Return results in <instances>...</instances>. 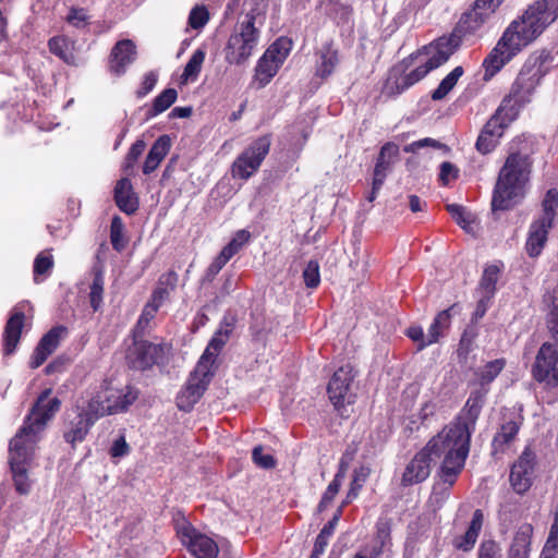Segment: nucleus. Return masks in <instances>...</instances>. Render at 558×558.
<instances>
[{
	"instance_id": "1",
	"label": "nucleus",
	"mask_w": 558,
	"mask_h": 558,
	"mask_svg": "<svg viewBox=\"0 0 558 558\" xmlns=\"http://www.w3.org/2000/svg\"><path fill=\"white\" fill-rule=\"evenodd\" d=\"M468 454L469 432L465 425H448L409 462L402 476V484L409 486L425 481L430 474L434 457L444 456L440 478L452 486L464 466Z\"/></svg>"
},
{
	"instance_id": "2",
	"label": "nucleus",
	"mask_w": 558,
	"mask_h": 558,
	"mask_svg": "<svg viewBox=\"0 0 558 558\" xmlns=\"http://www.w3.org/2000/svg\"><path fill=\"white\" fill-rule=\"evenodd\" d=\"M51 389L44 390L32 407L23 425L10 440L9 464L15 489L20 494L31 490L32 482L28 471L34 465L36 449L49 421L60 410L61 401L49 398Z\"/></svg>"
},
{
	"instance_id": "3",
	"label": "nucleus",
	"mask_w": 558,
	"mask_h": 558,
	"mask_svg": "<svg viewBox=\"0 0 558 558\" xmlns=\"http://www.w3.org/2000/svg\"><path fill=\"white\" fill-rule=\"evenodd\" d=\"M532 159L527 153L511 151L502 168L494 189L492 209L506 210L511 208L524 194L532 170Z\"/></svg>"
},
{
	"instance_id": "4",
	"label": "nucleus",
	"mask_w": 558,
	"mask_h": 558,
	"mask_svg": "<svg viewBox=\"0 0 558 558\" xmlns=\"http://www.w3.org/2000/svg\"><path fill=\"white\" fill-rule=\"evenodd\" d=\"M554 19L548 12V2L537 1L525 11L520 21L510 24L502 38L511 49L519 51L535 39Z\"/></svg>"
},
{
	"instance_id": "5",
	"label": "nucleus",
	"mask_w": 558,
	"mask_h": 558,
	"mask_svg": "<svg viewBox=\"0 0 558 558\" xmlns=\"http://www.w3.org/2000/svg\"><path fill=\"white\" fill-rule=\"evenodd\" d=\"M460 44L457 35L440 37L430 46L429 58L410 73L396 80L397 92L401 93L424 78L432 70L446 63Z\"/></svg>"
},
{
	"instance_id": "6",
	"label": "nucleus",
	"mask_w": 558,
	"mask_h": 558,
	"mask_svg": "<svg viewBox=\"0 0 558 558\" xmlns=\"http://www.w3.org/2000/svg\"><path fill=\"white\" fill-rule=\"evenodd\" d=\"M255 20L253 12L247 13L246 20L230 35L225 47V59L229 64H243L253 54L259 40V29L255 27Z\"/></svg>"
},
{
	"instance_id": "7",
	"label": "nucleus",
	"mask_w": 558,
	"mask_h": 558,
	"mask_svg": "<svg viewBox=\"0 0 558 558\" xmlns=\"http://www.w3.org/2000/svg\"><path fill=\"white\" fill-rule=\"evenodd\" d=\"M542 207V216L530 225L527 232L525 250L530 257H537L542 253L548 239V232L553 228L558 207V191L556 189L547 191Z\"/></svg>"
},
{
	"instance_id": "8",
	"label": "nucleus",
	"mask_w": 558,
	"mask_h": 558,
	"mask_svg": "<svg viewBox=\"0 0 558 558\" xmlns=\"http://www.w3.org/2000/svg\"><path fill=\"white\" fill-rule=\"evenodd\" d=\"M270 144L268 136H260L252 142L234 160L232 165L233 177L242 180L252 177L268 155Z\"/></svg>"
},
{
	"instance_id": "9",
	"label": "nucleus",
	"mask_w": 558,
	"mask_h": 558,
	"mask_svg": "<svg viewBox=\"0 0 558 558\" xmlns=\"http://www.w3.org/2000/svg\"><path fill=\"white\" fill-rule=\"evenodd\" d=\"M512 119V116L506 112V105H500L482 129L475 144L476 149L483 155L493 151Z\"/></svg>"
},
{
	"instance_id": "10",
	"label": "nucleus",
	"mask_w": 558,
	"mask_h": 558,
	"mask_svg": "<svg viewBox=\"0 0 558 558\" xmlns=\"http://www.w3.org/2000/svg\"><path fill=\"white\" fill-rule=\"evenodd\" d=\"M213 376L214 372L199 373L198 365H196L177 397L178 408L185 412L191 411L207 389Z\"/></svg>"
},
{
	"instance_id": "11",
	"label": "nucleus",
	"mask_w": 558,
	"mask_h": 558,
	"mask_svg": "<svg viewBox=\"0 0 558 558\" xmlns=\"http://www.w3.org/2000/svg\"><path fill=\"white\" fill-rule=\"evenodd\" d=\"M178 535L191 554L197 558H216L218 546L214 539L197 532L192 525L184 523L178 529Z\"/></svg>"
},
{
	"instance_id": "12",
	"label": "nucleus",
	"mask_w": 558,
	"mask_h": 558,
	"mask_svg": "<svg viewBox=\"0 0 558 558\" xmlns=\"http://www.w3.org/2000/svg\"><path fill=\"white\" fill-rule=\"evenodd\" d=\"M535 76L530 72L521 71L512 84L509 96L502 100L501 105H506V112L512 118L520 107L530 101L537 84Z\"/></svg>"
},
{
	"instance_id": "13",
	"label": "nucleus",
	"mask_w": 558,
	"mask_h": 558,
	"mask_svg": "<svg viewBox=\"0 0 558 558\" xmlns=\"http://www.w3.org/2000/svg\"><path fill=\"white\" fill-rule=\"evenodd\" d=\"M354 377V369L349 364L339 367L333 373L328 384L327 391L330 401L336 408H340L343 407L345 403L353 402L351 385L353 383Z\"/></svg>"
},
{
	"instance_id": "14",
	"label": "nucleus",
	"mask_w": 558,
	"mask_h": 558,
	"mask_svg": "<svg viewBox=\"0 0 558 558\" xmlns=\"http://www.w3.org/2000/svg\"><path fill=\"white\" fill-rule=\"evenodd\" d=\"M535 466V453L525 448L510 471V483L518 494H524L532 485Z\"/></svg>"
},
{
	"instance_id": "15",
	"label": "nucleus",
	"mask_w": 558,
	"mask_h": 558,
	"mask_svg": "<svg viewBox=\"0 0 558 558\" xmlns=\"http://www.w3.org/2000/svg\"><path fill=\"white\" fill-rule=\"evenodd\" d=\"M163 353L162 344L135 338L133 347L128 352V360L133 368L146 369L156 364Z\"/></svg>"
},
{
	"instance_id": "16",
	"label": "nucleus",
	"mask_w": 558,
	"mask_h": 558,
	"mask_svg": "<svg viewBox=\"0 0 558 558\" xmlns=\"http://www.w3.org/2000/svg\"><path fill=\"white\" fill-rule=\"evenodd\" d=\"M469 387L471 388L470 396L465 402L463 408L464 417H459L454 422L449 425L463 424L465 425L469 432V440L471 439L472 430L474 429L476 420L482 411V408L485 404L486 397L489 392L486 388H483L478 385H475L473 381L469 383Z\"/></svg>"
},
{
	"instance_id": "17",
	"label": "nucleus",
	"mask_w": 558,
	"mask_h": 558,
	"mask_svg": "<svg viewBox=\"0 0 558 558\" xmlns=\"http://www.w3.org/2000/svg\"><path fill=\"white\" fill-rule=\"evenodd\" d=\"M523 421L524 417L521 413V409H509L502 413L500 427L493 438V448L495 452L504 451L505 447L514 440Z\"/></svg>"
},
{
	"instance_id": "18",
	"label": "nucleus",
	"mask_w": 558,
	"mask_h": 558,
	"mask_svg": "<svg viewBox=\"0 0 558 558\" xmlns=\"http://www.w3.org/2000/svg\"><path fill=\"white\" fill-rule=\"evenodd\" d=\"M102 391L109 414L125 411L138 397V391L131 386L121 389L107 386Z\"/></svg>"
},
{
	"instance_id": "19",
	"label": "nucleus",
	"mask_w": 558,
	"mask_h": 558,
	"mask_svg": "<svg viewBox=\"0 0 558 558\" xmlns=\"http://www.w3.org/2000/svg\"><path fill=\"white\" fill-rule=\"evenodd\" d=\"M66 331L62 326L51 328L39 341L29 362L32 368H38L52 354L60 343L61 336Z\"/></svg>"
},
{
	"instance_id": "20",
	"label": "nucleus",
	"mask_w": 558,
	"mask_h": 558,
	"mask_svg": "<svg viewBox=\"0 0 558 558\" xmlns=\"http://www.w3.org/2000/svg\"><path fill=\"white\" fill-rule=\"evenodd\" d=\"M399 156V146L392 142H388L383 145L380 148L379 156L376 160L374 168L373 180H375V184L383 185L387 173L391 170L395 162L398 160Z\"/></svg>"
},
{
	"instance_id": "21",
	"label": "nucleus",
	"mask_w": 558,
	"mask_h": 558,
	"mask_svg": "<svg viewBox=\"0 0 558 558\" xmlns=\"http://www.w3.org/2000/svg\"><path fill=\"white\" fill-rule=\"evenodd\" d=\"M517 52L501 37L497 46L484 60L485 78L494 76Z\"/></svg>"
},
{
	"instance_id": "22",
	"label": "nucleus",
	"mask_w": 558,
	"mask_h": 558,
	"mask_svg": "<svg viewBox=\"0 0 558 558\" xmlns=\"http://www.w3.org/2000/svg\"><path fill=\"white\" fill-rule=\"evenodd\" d=\"M135 46L130 39H123L116 44L110 56V70L117 75L125 72V68L135 59Z\"/></svg>"
},
{
	"instance_id": "23",
	"label": "nucleus",
	"mask_w": 558,
	"mask_h": 558,
	"mask_svg": "<svg viewBox=\"0 0 558 558\" xmlns=\"http://www.w3.org/2000/svg\"><path fill=\"white\" fill-rule=\"evenodd\" d=\"M228 338L229 330L227 329H220L214 335L197 363L199 373L214 372L216 357L227 343Z\"/></svg>"
},
{
	"instance_id": "24",
	"label": "nucleus",
	"mask_w": 558,
	"mask_h": 558,
	"mask_svg": "<svg viewBox=\"0 0 558 558\" xmlns=\"http://www.w3.org/2000/svg\"><path fill=\"white\" fill-rule=\"evenodd\" d=\"M114 199L117 206L128 215L134 214L138 208V201L133 192L132 183L126 178L118 181L114 189Z\"/></svg>"
},
{
	"instance_id": "25",
	"label": "nucleus",
	"mask_w": 558,
	"mask_h": 558,
	"mask_svg": "<svg viewBox=\"0 0 558 558\" xmlns=\"http://www.w3.org/2000/svg\"><path fill=\"white\" fill-rule=\"evenodd\" d=\"M178 276L173 271L161 275L157 287L154 289L150 299L147 301V304L153 305L159 311V308L169 300L170 293L175 288Z\"/></svg>"
},
{
	"instance_id": "26",
	"label": "nucleus",
	"mask_w": 558,
	"mask_h": 558,
	"mask_svg": "<svg viewBox=\"0 0 558 558\" xmlns=\"http://www.w3.org/2000/svg\"><path fill=\"white\" fill-rule=\"evenodd\" d=\"M505 366V359H496L489 361L486 364L474 369V378L471 381L490 391V384L502 372Z\"/></svg>"
},
{
	"instance_id": "27",
	"label": "nucleus",
	"mask_w": 558,
	"mask_h": 558,
	"mask_svg": "<svg viewBox=\"0 0 558 558\" xmlns=\"http://www.w3.org/2000/svg\"><path fill=\"white\" fill-rule=\"evenodd\" d=\"M25 314L22 311H15L7 322L5 325V343L4 351L7 355L12 354L21 339L22 329L24 326Z\"/></svg>"
},
{
	"instance_id": "28",
	"label": "nucleus",
	"mask_w": 558,
	"mask_h": 558,
	"mask_svg": "<svg viewBox=\"0 0 558 558\" xmlns=\"http://www.w3.org/2000/svg\"><path fill=\"white\" fill-rule=\"evenodd\" d=\"M170 147L171 141L168 135H161L160 137H158L156 142L153 144L151 148L149 149L145 158L143 172L145 174L154 172L159 167L163 158L167 156Z\"/></svg>"
},
{
	"instance_id": "29",
	"label": "nucleus",
	"mask_w": 558,
	"mask_h": 558,
	"mask_svg": "<svg viewBox=\"0 0 558 558\" xmlns=\"http://www.w3.org/2000/svg\"><path fill=\"white\" fill-rule=\"evenodd\" d=\"M77 412L83 416L90 421L92 423H96L100 417L106 415H110L108 410L106 409V401L102 388L93 395L87 401L83 404L77 405Z\"/></svg>"
},
{
	"instance_id": "30",
	"label": "nucleus",
	"mask_w": 558,
	"mask_h": 558,
	"mask_svg": "<svg viewBox=\"0 0 558 558\" xmlns=\"http://www.w3.org/2000/svg\"><path fill=\"white\" fill-rule=\"evenodd\" d=\"M533 526L524 523L517 530L510 546L508 558H529Z\"/></svg>"
},
{
	"instance_id": "31",
	"label": "nucleus",
	"mask_w": 558,
	"mask_h": 558,
	"mask_svg": "<svg viewBox=\"0 0 558 558\" xmlns=\"http://www.w3.org/2000/svg\"><path fill=\"white\" fill-rule=\"evenodd\" d=\"M483 522L484 515L482 510H475L466 532L462 537L457 538L454 541V546L464 551L470 550L476 543V539L483 526Z\"/></svg>"
},
{
	"instance_id": "32",
	"label": "nucleus",
	"mask_w": 558,
	"mask_h": 558,
	"mask_svg": "<svg viewBox=\"0 0 558 558\" xmlns=\"http://www.w3.org/2000/svg\"><path fill=\"white\" fill-rule=\"evenodd\" d=\"M93 425L94 423L87 421L85 416L77 412V416L70 422L69 428L63 437L66 442L75 447L77 442H82L85 439Z\"/></svg>"
},
{
	"instance_id": "33",
	"label": "nucleus",
	"mask_w": 558,
	"mask_h": 558,
	"mask_svg": "<svg viewBox=\"0 0 558 558\" xmlns=\"http://www.w3.org/2000/svg\"><path fill=\"white\" fill-rule=\"evenodd\" d=\"M501 266L499 264H490L487 265L484 270L482 278L478 283L477 292L480 295H485L487 298H494L496 293V284L499 280V276L501 272Z\"/></svg>"
},
{
	"instance_id": "34",
	"label": "nucleus",
	"mask_w": 558,
	"mask_h": 558,
	"mask_svg": "<svg viewBox=\"0 0 558 558\" xmlns=\"http://www.w3.org/2000/svg\"><path fill=\"white\" fill-rule=\"evenodd\" d=\"M456 310V305L440 312L429 326L428 340L422 345H430L439 341L445 331L449 328L451 322V312Z\"/></svg>"
},
{
	"instance_id": "35",
	"label": "nucleus",
	"mask_w": 558,
	"mask_h": 558,
	"mask_svg": "<svg viewBox=\"0 0 558 558\" xmlns=\"http://www.w3.org/2000/svg\"><path fill=\"white\" fill-rule=\"evenodd\" d=\"M391 526L392 521L389 518H379L376 522L374 542L368 548L376 551L379 556L391 544Z\"/></svg>"
},
{
	"instance_id": "36",
	"label": "nucleus",
	"mask_w": 558,
	"mask_h": 558,
	"mask_svg": "<svg viewBox=\"0 0 558 558\" xmlns=\"http://www.w3.org/2000/svg\"><path fill=\"white\" fill-rule=\"evenodd\" d=\"M504 0H476L473 9L465 13L461 22L468 24L469 21L483 23L484 20L500 5Z\"/></svg>"
},
{
	"instance_id": "37",
	"label": "nucleus",
	"mask_w": 558,
	"mask_h": 558,
	"mask_svg": "<svg viewBox=\"0 0 558 558\" xmlns=\"http://www.w3.org/2000/svg\"><path fill=\"white\" fill-rule=\"evenodd\" d=\"M105 292V277L101 268L93 269V281L89 284L88 299L94 312L101 308Z\"/></svg>"
},
{
	"instance_id": "38",
	"label": "nucleus",
	"mask_w": 558,
	"mask_h": 558,
	"mask_svg": "<svg viewBox=\"0 0 558 558\" xmlns=\"http://www.w3.org/2000/svg\"><path fill=\"white\" fill-rule=\"evenodd\" d=\"M338 63V51L332 47V44L324 45L320 53V63L317 66V75L320 77L329 76Z\"/></svg>"
},
{
	"instance_id": "39",
	"label": "nucleus",
	"mask_w": 558,
	"mask_h": 558,
	"mask_svg": "<svg viewBox=\"0 0 558 558\" xmlns=\"http://www.w3.org/2000/svg\"><path fill=\"white\" fill-rule=\"evenodd\" d=\"M53 265V256L50 251L40 252L34 260V281L36 283L43 282L47 277L50 276Z\"/></svg>"
},
{
	"instance_id": "40",
	"label": "nucleus",
	"mask_w": 558,
	"mask_h": 558,
	"mask_svg": "<svg viewBox=\"0 0 558 558\" xmlns=\"http://www.w3.org/2000/svg\"><path fill=\"white\" fill-rule=\"evenodd\" d=\"M205 56L206 53L203 49H196L193 52L180 77L182 84H187L189 82H195L197 80L205 61Z\"/></svg>"
},
{
	"instance_id": "41",
	"label": "nucleus",
	"mask_w": 558,
	"mask_h": 558,
	"mask_svg": "<svg viewBox=\"0 0 558 558\" xmlns=\"http://www.w3.org/2000/svg\"><path fill=\"white\" fill-rule=\"evenodd\" d=\"M447 210L451 215L452 219L459 225L463 230L469 233L474 232L475 225V216L468 211L463 206L458 204H449L447 205Z\"/></svg>"
},
{
	"instance_id": "42",
	"label": "nucleus",
	"mask_w": 558,
	"mask_h": 558,
	"mask_svg": "<svg viewBox=\"0 0 558 558\" xmlns=\"http://www.w3.org/2000/svg\"><path fill=\"white\" fill-rule=\"evenodd\" d=\"M463 68L456 66L438 85V87L432 93L433 100L444 99L456 86L459 78L463 75Z\"/></svg>"
},
{
	"instance_id": "43",
	"label": "nucleus",
	"mask_w": 558,
	"mask_h": 558,
	"mask_svg": "<svg viewBox=\"0 0 558 558\" xmlns=\"http://www.w3.org/2000/svg\"><path fill=\"white\" fill-rule=\"evenodd\" d=\"M178 98V93L174 88H167L161 92L153 102L151 108L148 110V118L156 117L167 109H169Z\"/></svg>"
},
{
	"instance_id": "44",
	"label": "nucleus",
	"mask_w": 558,
	"mask_h": 558,
	"mask_svg": "<svg viewBox=\"0 0 558 558\" xmlns=\"http://www.w3.org/2000/svg\"><path fill=\"white\" fill-rule=\"evenodd\" d=\"M280 64L272 58H267L266 54L258 60L256 65V75L263 85L269 83V81L277 74L280 69Z\"/></svg>"
},
{
	"instance_id": "45",
	"label": "nucleus",
	"mask_w": 558,
	"mask_h": 558,
	"mask_svg": "<svg viewBox=\"0 0 558 558\" xmlns=\"http://www.w3.org/2000/svg\"><path fill=\"white\" fill-rule=\"evenodd\" d=\"M291 48L292 41L286 37H280L269 46L264 54H266L267 58H272L276 62L282 65L289 56Z\"/></svg>"
},
{
	"instance_id": "46",
	"label": "nucleus",
	"mask_w": 558,
	"mask_h": 558,
	"mask_svg": "<svg viewBox=\"0 0 558 558\" xmlns=\"http://www.w3.org/2000/svg\"><path fill=\"white\" fill-rule=\"evenodd\" d=\"M251 239V233L247 230H239L235 232L231 241L221 250L220 254L225 255L227 259H231Z\"/></svg>"
},
{
	"instance_id": "47",
	"label": "nucleus",
	"mask_w": 558,
	"mask_h": 558,
	"mask_svg": "<svg viewBox=\"0 0 558 558\" xmlns=\"http://www.w3.org/2000/svg\"><path fill=\"white\" fill-rule=\"evenodd\" d=\"M158 310L147 303L144 305L142 313L134 327V337H143L147 330L151 328L150 323L155 319Z\"/></svg>"
},
{
	"instance_id": "48",
	"label": "nucleus",
	"mask_w": 558,
	"mask_h": 558,
	"mask_svg": "<svg viewBox=\"0 0 558 558\" xmlns=\"http://www.w3.org/2000/svg\"><path fill=\"white\" fill-rule=\"evenodd\" d=\"M371 474V469L368 466L362 465L354 470L353 472V478L351 482L350 490L347 495V502L351 501L352 499L356 498L359 495L360 489L366 482L367 477Z\"/></svg>"
},
{
	"instance_id": "49",
	"label": "nucleus",
	"mask_w": 558,
	"mask_h": 558,
	"mask_svg": "<svg viewBox=\"0 0 558 558\" xmlns=\"http://www.w3.org/2000/svg\"><path fill=\"white\" fill-rule=\"evenodd\" d=\"M51 53L58 56L66 63H71L73 56L68 51L66 40L62 37H53L48 43Z\"/></svg>"
},
{
	"instance_id": "50",
	"label": "nucleus",
	"mask_w": 558,
	"mask_h": 558,
	"mask_svg": "<svg viewBox=\"0 0 558 558\" xmlns=\"http://www.w3.org/2000/svg\"><path fill=\"white\" fill-rule=\"evenodd\" d=\"M123 225L121 218L116 216L111 221L110 227V240L114 250L118 252L122 251L125 246L123 241Z\"/></svg>"
},
{
	"instance_id": "51",
	"label": "nucleus",
	"mask_w": 558,
	"mask_h": 558,
	"mask_svg": "<svg viewBox=\"0 0 558 558\" xmlns=\"http://www.w3.org/2000/svg\"><path fill=\"white\" fill-rule=\"evenodd\" d=\"M303 279L307 288H317L320 282L319 265L316 260H310L303 270Z\"/></svg>"
},
{
	"instance_id": "52",
	"label": "nucleus",
	"mask_w": 558,
	"mask_h": 558,
	"mask_svg": "<svg viewBox=\"0 0 558 558\" xmlns=\"http://www.w3.org/2000/svg\"><path fill=\"white\" fill-rule=\"evenodd\" d=\"M146 144L142 140H137L129 149V153L125 156L124 159V170L129 171L133 169L134 165L136 163L138 157L143 154L145 150Z\"/></svg>"
},
{
	"instance_id": "53",
	"label": "nucleus",
	"mask_w": 558,
	"mask_h": 558,
	"mask_svg": "<svg viewBox=\"0 0 558 558\" xmlns=\"http://www.w3.org/2000/svg\"><path fill=\"white\" fill-rule=\"evenodd\" d=\"M209 15L205 7H195L189 15V24L192 28L198 29L205 26L208 22Z\"/></svg>"
},
{
	"instance_id": "54",
	"label": "nucleus",
	"mask_w": 558,
	"mask_h": 558,
	"mask_svg": "<svg viewBox=\"0 0 558 558\" xmlns=\"http://www.w3.org/2000/svg\"><path fill=\"white\" fill-rule=\"evenodd\" d=\"M342 480H343L342 472H338L336 474L335 478L328 485L326 492L324 493L323 498L320 500V506H327L328 504H330L333 500L335 496L338 494V492L340 489Z\"/></svg>"
},
{
	"instance_id": "55",
	"label": "nucleus",
	"mask_w": 558,
	"mask_h": 558,
	"mask_svg": "<svg viewBox=\"0 0 558 558\" xmlns=\"http://www.w3.org/2000/svg\"><path fill=\"white\" fill-rule=\"evenodd\" d=\"M252 459L255 464L264 469H271L276 465L275 458L269 453H264L262 446H257L253 449Z\"/></svg>"
},
{
	"instance_id": "56",
	"label": "nucleus",
	"mask_w": 558,
	"mask_h": 558,
	"mask_svg": "<svg viewBox=\"0 0 558 558\" xmlns=\"http://www.w3.org/2000/svg\"><path fill=\"white\" fill-rule=\"evenodd\" d=\"M353 9L351 5L337 3L333 8V17L338 24L347 25L352 22Z\"/></svg>"
},
{
	"instance_id": "57",
	"label": "nucleus",
	"mask_w": 558,
	"mask_h": 558,
	"mask_svg": "<svg viewBox=\"0 0 558 558\" xmlns=\"http://www.w3.org/2000/svg\"><path fill=\"white\" fill-rule=\"evenodd\" d=\"M477 558H500V549L496 542L485 541L478 548Z\"/></svg>"
},
{
	"instance_id": "58",
	"label": "nucleus",
	"mask_w": 558,
	"mask_h": 558,
	"mask_svg": "<svg viewBox=\"0 0 558 558\" xmlns=\"http://www.w3.org/2000/svg\"><path fill=\"white\" fill-rule=\"evenodd\" d=\"M407 336L417 344V350H423L427 345H422L428 340V332L424 333L421 326H411L407 329Z\"/></svg>"
},
{
	"instance_id": "59",
	"label": "nucleus",
	"mask_w": 558,
	"mask_h": 558,
	"mask_svg": "<svg viewBox=\"0 0 558 558\" xmlns=\"http://www.w3.org/2000/svg\"><path fill=\"white\" fill-rule=\"evenodd\" d=\"M458 168L449 161H444L440 165L439 180L444 185H447L451 180L458 178Z\"/></svg>"
},
{
	"instance_id": "60",
	"label": "nucleus",
	"mask_w": 558,
	"mask_h": 558,
	"mask_svg": "<svg viewBox=\"0 0 558 558\" xmlns=\"http://www.w3.org/2000/svg\"><path fill=\"white\" fill-rule=\"evenodd\" d=\"M66 20L75 27H84L88 22V15L84 9L73 8L71 9Z\"/></svg>"
},
{
	"instance_id": "61",
	"label": "nucleus",
	"mask_w": 558,
	"mask_h": 558,
	"mask_svg": "<svg viewBox=\"0 0 558 558\" xmlns=\"http://www.w3.org/2000/svg\"><path fill=\"white\" fill-rule=\"evenodd\" d=\"M157 81H158V75L155 72L150 71V72L146 73L140 89L136 92L137 97L141 98V97L146 96L148 93H150L154 89V87L156 86Z\"/></svg>"
},
{
	"instance_id": "62",
	"label": "nucleus",
	"mask_w": 558,
	"mask_h": 558,
	"mask_svg": "<svg viewBox=\"0 0 558 558\" xmlns=\"http://www.w3.org/2000/svg\"><path fill=\"white\" fill-rule=\"evenodd\" d=\"M424 147H439V143L433 138L426 137L416 142H413L403 147L405 153H416Z\"/></svg>"
},
{
	"instance_id": "63",
	"label": "nucleus",
	"mask_w": 558,
	"mask_h": 558,
	"mask_svg": "<svg viewBox=\"0 0 558 558\" xmlns=\"http://www.w3.org/2000/svg\"><path fill=\"white\" fill-rule=\"evenodd\" d=\"M229 262V259H227L225 257V255L222 254H219L215 260L209 265V267L207 268V271H206V278L208 280H211L222 268L223 266Z\"/></svg>"
},
{
	"instance_id": "64",
	"label": "nucleus",
	"mask_w": 558,
	"mask_h": 558,
	"mask_svg": "<svg viewBox=\"0 0 558 558\" xmlns=\"http://www.w3.org/2000/svg\"><path fill=\"white\" fill-rule=\"evenodd\" d=\"M130 447L125 441V438L123 436H120L118 439H116L112 444V447L110 449V454L112 457H123L129 453Z\"/></svg>"
}]
</instances>
